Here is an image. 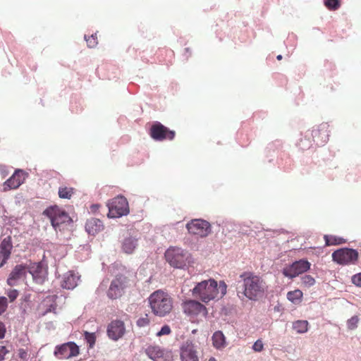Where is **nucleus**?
<instances>
[{"label":"nucleus","instance_id":"f257e3e1","mask_svg":"<svg viewBox=\"0 0 361 361\" xmlns=\"http://www.w3.org/2000/svg\"><path fill=\"white\" fill-rule=\"evenodd\" d=\"M227 286L223 281L218 282L213 279L197 283L192 289L193 297L207 303L214 299L224 297L226 293Z\"/></svg>","mask_w":361,"mask_h":361},{"label":"nucleus","instance_id":"f03ea898","mask_svg":"<svg viewBox=\"0 0 361 361\" xmlns=\"http://www.w3.org/2000/svg\"><path fill=\"white\" fill-rule=\"evenodd\" d=\"M243 281L242 294L248 300L256 301L262 298L267 286L264 280L258 275L246 271L240 275Z\"/></svg>","mask_w":361,"mask_h":361},{"label":"nucleus","instance_id":"7ed1b4c3","mask_svg":"<svg viewBox=\"0 0 361 361\" xmlns=\"http://www.w3.org/2000/svg\"><path fill=\"white\" fill-rule=\"evenodd\" d=\"M152 312L156 316L164 317L173 309V299L166 292L158 290L152 293L148 298Z\"/></svg>","mask_w":361,"mask_h":361},{"label":"nucleus","instance_id":"20e7f679","mask_svg":"<svg viewBox=\"0 0 361 361\" xmlns=\"http://www.w3.org/2000/svg\"><path fill=\"white\" fill-rule=\"evenodd\" d=\"M43 214L50 219L51 224L56 231L58 229L61 231V227L63 225L69 224L72 221L68 214L57 205L47 207L43 212Z\"/></svg>","mask_w":361,"mask_h":361},{"label":"nucleus","instance_id":"39448f33","mask_svg":"<svg viewBox=\"0 0 361 361\" xmlns=\"http://www.w3.org/2000/svg\"><path fill=\"white\" fill-rule=\"evenodd\" d=\"M189 257L190 254L187 251L178 247H171L165 252L166 260L174 268L183 269Z\"/></svg>","mask_w":361,"mask_h":361},{"label":"nucleus","instance_id":"423d86ee","mask_svg":"<svg viewBox=\"0 0 361 361\" xmlns=\"http://www.w3.org/2000/svg\"><path fill=\"white\" fill-rule=\"evenodd\" d=\"M109 218H118L129 213L128 202L123 196H117L108 204Z\"/></svg>","mask_w":361,"mask_h":361},{"label":"nucleus","instance_id":"0eeeda50","mask_svg":"<svg viewBox=\"0 0 361 361\" xmlns=\"http://www.w3.org/2000/svg\"><path fill=\"white\" fill-rule=\"evenodd\" d=\"M359 257L356 250L351 248H341L332 253L333 261L340 265L353 264L357 262Z\"/></svg>","mask_w":361,"mask_h":361},{"label":"nucleus","instance_id":"6e6552de","mask_svg":"<svg viewBox=\"0 0 361 361\" xmlns=\"http://www.w3.org/2000/svg\"><path fill=\"white\" fill-rule=\"evenodd\" d=\"M186 228L188 233L192 235L204 238L212 231L211 224L203 219H192L186 224Z\"/></svg>","mask_w":361,"mask_h":361},{"label":"nucleus","instance_id":"1a4fd4ad","mask_svg":"<svg viewBox=\"0 0 361 361\" xmlns=\"http://www.w3.org/2000/svg\"><path fill=\"white\" fill-rule=\"evenodd\" d=\"M127 286V278L123 275H118L111 282L110 286L107 290V296L111 300L120 298L124 293Z\"/></svg>","mask_w":361,"mask_h":361},{"label":"nucleus","instance_id":"9d476101","mask_svg":"<svg viewBox=\"0 0 361 361\" xmlns=\"http://www.w3.org/2000/svg\"><path fill=\"white\" fill-rule=\"evenodd\" d=\"M310 266L311 264L307 260L300 259L285 267L282 271V274L286 277L293 279L307 271L310 269Z\"/></svg>","mask_w":361,"mask_h":361},{"label":"nucleus","instance_id":"9b49d317","mask_svg":"<svg viewBox=\"0 0 361 361\" xmlns=\"http://www.w3.org/2000/svg\"><path fill=\"white\" fill-rule=\"evenodd\" d=\"M149 135L157 141L172 140L175 137V131L169 130L159 122L154 123L150 128Z\"/></svg>","mask_w":361,"mask_h":361},{"label":"nucleus","instance_id":"f8f14e48","mask_svg":"<svg viewBox=\"0 0 361 361\" xmlns=\"http://www.w3.org/2000/svg\"><path fill=\"white\" fill-rule=\"evenodd\" d=\"M181 306L183 312L190 317H196L199 314L206 316L207 314V307L195 300H188L183 302Z\"/></svg>","mask_w":361,"mask_h":361},{"label":"nucleus","instance_id":"ddd939ff","mask_svg":"<svg viewBox=\"0 0 361 361\" xmlns=\"http://www.w3.org/2000/svg\"><path fill=\"white\" fill-rule=\"evenodd\" d=\"M79 354V348L74 342H68L55 348L54 355L59 359H68Z\"/></svg>","mask_w":361,"mask_h":361},{"label":"nucleus","instance_id":"4468645a","mask_svg":"<svg viewBox=\"0 0 361 361\" xmlns=\"http://www.w3.org/2000/svg\"><path fill=\"white\" fill-rule=\"evenodd\" d=\"M147 355L154 361H172L171 351L164 350L158 345H149L145 349Z\"/></svg>","mask_w":361,"mask_h":361},{"label":"nucleus","instance_id":"2eb2a0df","mask_svg":"<svg viewBox=\"0 0 361 361\" xmlns=\"http://www.w3.org/2000/svg\"><path fill=\"white\" fill-rule=\"evenodd\" d=\"M28 268L25 265L18 264L11 271L7 279V283L10 286L17 284L18 281L25 277Z\"/></svg>","mask_w":361,"mask_h":361},{"label":"nucleus","instance_id":"dca6fc26","mask_svg":"<svg viewBox=\"0 0 361 361\" xmlns=\"http://www.w3.org/2000/svg\"><path fill=\"white\" fill-rule=\"evenodd\" d=\"M25 180L22 170H16L15 173L4 183L5 191L18 188Z\"/></svg>","mask_w":361,"mask_h":361},{"label":"nucleus","instance_id":"f3484780","mask_svg":"<svg viewBox=\"0 0 361 361\" xmlns=\"http://www.w3.org/2000/svg\"><path fill=\"white\" fill-rule=\"evenodd\" d=\"M125 333L124 323L120 320L112 321L107 329L108 336L113 340H118Z\"/></svg>","mask_w":361,"mask_h":361},{"label":"nucleus","instance_id":"a211bd4d","mask_svg":"<svg viewBox=\"0 0 361 361\" xmlns=\"http://www.w3.org/2000/svg\"><path fill=\"white\" fill-rule=\"evenodd\" d=\"M12 249L11 237L5 238L0 244V267H2L10 258Z\"/></svg>","mask_w":361,"mask_h":361},{"label":"nucleus","instance_id":"6ab92c4d","mask_svg":"<svg viewBox=\"0 0 361 361\" xmlns=\"http://www.w3.org/2000/svg\"><path fill=\"white\" fill-rule=\"evenodd\" d=\"M80 276L73 271H68L62 276L61 284L63 288L72 290L78 286Z\"/></svg>","mask_w":361,"mask_h":361},{"label":"nucleus","instance_id":"aec40b11","mask_svg":"<svg viewBox=\"0 0 361 361\" xmlns=\"http://www.w3.org/2000/svg\"><path fill=\"white\" fill-rule=\"evenodd\" d=\"M197 352L194 344L191 341H186L180 348L181 361H187L188 359L197 357Z\"/></svg>","mask_w":361,"mask_h":361},{"label":"nucleus","instance_id":"412c9836","mask_svg":"<svg viewBox=\"0 0 361 361\" xmlns=\"http://www.w3.org/2000/svg\"><path fill=\"white\" fill-rule=\"evenodd\" d=\"M103 228L104 226L102 222L99 219L95 218L88 219L85 224L86 231L92 235H96L99 232L102 231Z\"/></svg>","mask_w":361,"mask_h":361},{"label":"nucleus","instance_id":"4be33fe9","mask_svg":"<svg viewBox=\"0 0 361 361\" xmlns=\"http://www.w3.org/2000/svg\"><path fill=\"white\" fill-rule=\"evenodd\" d=\"M35 280L43 281L47 276V269L42 262L35 264L29 270Z\"/></svg>","mask_w":361,"mask_h":361},{"label":"nucleus","instance_id":"5701e85b","mask_svg":"<svg viewBox=\"0 0 361 361\" xmlns=\"http://www.w3.org/2000/svg\"><path fill=\"white\" fill-rule=\"evenodd\" d=\"M137 246V239L134 237L126 238L122 242V250L126 254H132Z\"/></svg>","mask_w":361,"mask_h":361},{"label":"nucleus","instance_id":"b1692460","mask_svg":"<svg viewBox=\"0 0 361 361\" xmlns=\"http://www.w3.org/2000/svg\"><path fill=\"white\" fill-rule=\"evenodd\" d=\"M213 346L218 350L224 348L226 346V337L222 331H215L212 337Z\"/></svg>","mask_w":361,"mask_h":361},{"label":"nucleus","instance_id":"393cba45","mask_svg":"<svg viewBox=\"0 0 361 361\" xmlns=\"http://www.w3.org/2000/svg\"><path fill=\"white\" fill-rule=\"evenodd\" d=\"M56 299L57 296L56 295H48L44 299L41 306L46 307L44 313L55 312L57 306Z\"/></svg>","mask_w":361,"mask_h":361},{"label":"nucleus","instance_id":"a878e982","mask_svg":"<svg viewBox=\"0 0 361 361\" xmlns=\"http://www.w3.org/2000/svg\"><path fill=\"white\" fill-rule=\"evenodd\" d=\"M324 238L325 240V244L327 246L341 245L346 242L343 238L333 235H325Z\"/></svg>","mask_w":361,"mask_h":361},{"label":"nucleus","instance_id":"bb28decb","mask_svg":"<svg viewBox=\"0 0 361 361\" xmlns=\"http://www.w3.org/2000/svg\"><path fill=\"white\" fill-rule=\"evenodd\" d=\"M303 293L299 290L296 289L293 291H289L287 293V298L294 304H299L302 302Z\"/></svg>","mask_w":361,"mask_h":361},{"label":"nucleus","instance_id":"cd10ccee","mask_svg":"<svg viewBox=\"0 0 361 361\" xmlns=\"http://www.w3.org/2000/svg\"><path fill=\"white\" fill-rule=\"evenodd\" d=\"M309 323L306 320H298L293 324V328L298 334H304L308 330Z\"/></svg>","mask_w":361,"mask_h":361},{"label":"nucleus","instance_id":"c85d7f7f","mask_svg":"<svg viewBox=\"0 0 361 361\" xmlns=\"http://www.w3.org/2000/svg\"><path fill=\"white\" fill-rule=\"evenodd\" d=\"M74 194V188L66 186H61L59 188V196L61 199L70 200Z\"/></svg>","mask_w":361,"mask_h":361},{"label":"nucleus","instance_id":"c756f323","mask_svg":"<svg viewBox=\"0 0 361 361\" xmlns=\"http://www.w3.org/2000/svg\"><path fill=\"white\" fill-rule=\"evenodd\" d=\"M324 5L329 11H336L341 6V0H323Z\"/></svg>","mask_w":361,"mask_h":361},{"label":"nucleus","instance_id":"7c9ffc66","mask_svg":"<svg viewBox=\"0 0 361 361\" xmlns=\"http://www.w3.org/2000/svg\"><path fill=\"white\" fill-rule=\"evenodd\" d=\"M301 283L304 287H311L315 283V279L310 275H305L301 278Z\"/></svg>","mask_w":361,"mask_h":361},{"label":"nucleus","instance_id":"2f4dec72","mask_svg":"<svg viewBox=\"0 0 361 361\" xmlns=\"http://www.w3.org/2000/svg\"><path fill=\"white\" fill-rule=\"evenodd\" d=\"M297 39V35H295L294 33L292 32L289 34L287 37L286 42H285L286 47H288L289 46L293 50L296 47Z\"/></svg>","mask_w":361,"mask_h":361},{"label":"nucleus","instance_id":"473e14b6","mask_svg":"<svg viewBox=\"0 0 361 361\" xmlns=\"http://www.w3.org/2000/svg\"><path fill=\"white\" fill-rule=\"evenodd\" d=\"M96 33L92 34L91 36L87 37L86 35H85L84 38L87 42V44L88 47L93 48L97 44V40L96 37Z\"/></svg>","mask_w":361,"mask_h":361},{"label":"nucleus","instance_id":"72a5a7b5","mask_svg":"<svg viewBox=\"0 0 361 361\" xmlns=\"http://www.w3.org/2000/svg\"><path fill=\"white\" fill-rule=\"evenodd\" d=\"M359 318L357 316H353L347 321V326L350 330H353L357 327Z\"/></svg>","mask_w":361,"mask_h":361},{"label":"nucleus","instance_id":"f704fd0d","mask_svg":"<svg viewBox=\"0 0 361 361\" xmlns=\"http://www.w3.org/2000/svg\"><path fill=\"white\" fill-rule=\"evenodd\" d=\"M179 90H180V85L176 81L173 80L170 82L169 87H168V91L171 94L175 95L179 91Z\"/></svg>","mask_w":361,"mask_h":361},{"label":"nucleus","instance_id":"c9c22d12","mask_svg":"<svg viewBox=\"0 0 361 361\" xmlns=\"http://www.w3.org/2000/svg\"><path fill=\"white\" fill-rule=\"evenodd\" d=\"M84 335H85V340L90 344V347L92 348L96 341V336H95L94 334L85 331Z\"/></svg>","mask_w":361,"mask_h":361},{"label":"nucleus","instance_id":"e433bc0d","mask_svg":"<svg viewBox=\"0 0 361 361\" xmlns=\"http://www.w3.org/2000/svg\"><path fill=\"white\" fill-rule=\"evenodd\" d=\"M149 318L147 314H145L144 317L139 318L137 321V325L139 327H145L149 324Z\"/></svg>","mask_w":361,"mask_h":361},{"label":"nucleus","instance_id":"4c0bfd02","mask_svg":"<svg viewBox=\"0 0 361 361\" xmlns=\"http://www.w3.org/2000/svg\"><path fill=\"white\" fill-rule=\"evenodd\" d=\"M7 295L10 300V302H13L18 296V292L16 289H10L7 292Z\"/></svg>","mask_w":361,"mask_h":361},{"label":"nucleus","instance_id":"58836bf2","mask_svg":"<svg viewBox=\"0 0 361 361\" xmlns=\"http://www.w3.org/2000/svg\"><path fill=\"white\" fill-rule=\"evenodd\" d=\"M171 332V328L168 325H164L161 327V330L157 334V336H161L164 335H169Z\"/></svg>","mask_w":361,"mask_h":361},{"label":"nucleus","instance_id":"ea45409f","mask_svg":"<svg viewBox=\"0 0 361 361\" xmlns=\"http://www.w3.org/2000/svg\"><path fill=\"white\" fill-rule=\"evenodd\" d=\"M252 349L255 352H261L264 349V344L262 341V340L258 339L255 343H254L252 346Z\"/></svg>","mask_w":361,"mask_h":361},{"label":"nucleus","instance_id":"a19ab883","mask_svg":"<svg viewBox=\"0 0 361 361\" xmlns=\"http://www.w3.org/2000/svg\"><path fill=\"white\" fill-rule=\"evenodd\" d=\"M7 308V299L5 297H0V314Z\"/></svg>","mask_w":361,"mask_h":361},{"label":"nucleus","instance_id":"79ce46f5","mask_svg":"<svg viewBox=\"0 0 361 361\" xmlns=\"http://www.w3.org/2000/svg\"><path fill=\"white\" fill-rule=\"evenodd\" d=\"M352 282L357 286L361 287V273L357 274L352 277Z\"/></svg>","mask_w":361,"mask_h":361},{"label":"nucleus","instance_id":"37998d69","mask_svg":"<svg viewBox=\"0 0 361 361\" xmlns=\"http://www.w3.org/2000/svg\"><path fill=\"white\" fill-rule=\"evenodd\" d=\"M192 56V50L190 47L184 49V52L182 55L183 60L188 61V59Z\"/></svg>","mask_w":361,"mask_h":361},{"label":"nucleus","instance_id":"c03bdc74","mask_svg":"<svg viewBox=\"0 0 361 361\" xmlns=\"http://www.w3.org/2000/svg\"><path fill=\"white\" fill-rule=\"evenodd\" d=\"M6 331V330L4 324L0 322V339L4 338Z\"/></svg>","mask_w":361,"mask_h":361},{"label":"nucleus","instance_id":"a18cd8bd","mask_svg":"<svg viewBox=\"0 0 361 361\" xmlns=\"http://www.w3.org/2000/svg\"><path fill=\"white\" fill-rule=\"evenodd\" d=\"M82 108H80V109H75V108H74V106H73V103L71 102V111L72 112H74V111H82Z\"/></svg>","mask_w":361,"mask_h":361},{"label":"nucleus","instance_id":"49530a36","mask_svg":"<svg viewBox=\"0 0 361 361\" xmlns=\"http://www.w3.org/2000/svg\"><path fill=\"white\" fill-rule=\"evenodd\" d=\"M282 59H283V56H282L281 54H279V55H277V56H276V59H277L278 61H280V60H281Z\"/></svg>","mask_w":361,"mask_h":361},{"label":"nucleus","instance_id":"de8ad7c7","mask_svg":"<svg viewBox=\"0 0 361 361\" xmlns=\"http://www.w3.org/2000/svg\"><path fill=\"white\" fill-rule=\"evenodd\" d=\"M187 361H199L198 357L187 360Z\"/></svg>","mask_w":361,"mask_h":361},{"label":"nucleus","instance_id":"09e8293b","mask_svg":"<svg viewBox=\"0 0 361 361\" xmlns=\"http://www.w3.org/2000/svg\"><path fill=\"white\" fill-rule=\"evenodd\" d=\"M5 351H6V348L2 346L1 348V352L3 353H5Z\"/></svg>","mask_w":361,"mask_h":361},{"label":"nucleus","instance_id":"8fccbe9b","mask_svg":"<svg viewBox=\"0 0 361 361\" xmlns=\"http://www.w3.org/2000/svg\"><path fill=\"white\" fill-rule=\"evenodd\" d=\"M24 355H26V353L23 352V353H20V356L21 358H23L24 357Z\"/></svg>","mask_w":361,"mask_h":361},{"label":"nucleus","instance_id":"3c124183","mask_svg":"<svg viewBox=\"0 0 361 361\" xmlns=\"http://www.w3.org/2000/svg\"><path fill=\"white\" fill-rule=\"evenodd\" d=\"M208 361H216L214 357H211Z\"/></svg>","mask_w":361,"mask_h":361}]
</instances>
